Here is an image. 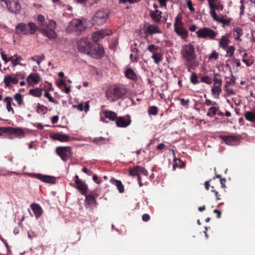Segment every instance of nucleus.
Returning a JSON list of instances; mask_svg holds the SVG:
<instances>
[{
    "instance_id": "1",
    "label": "nucleus",
    "mask_w": 255,
    "mask_h": 255,
    "mask_svg": "<svg viewBox=\"0 0 255 255\" xmlns=\"http://www.w3.org/2000/svg\"><path fill=\"white\" fill-rule=\"evenodd\" d=\"M180 53L183 59L185 61V65L188 71L191 72V69H194L197 66V64L195 63L197 55L194 46L190 43L182 46Z\"/></svg>"
},
{
    "instance_id": "2",
    "label": "nucleus",
    "mask_w": 255,
    "mask_h": 255,
    "mask_svg": "<svg viewBox=\"0 0 255 255\" xmlns=\"http://www.w3.org/2000/svg\"><path fill=\"white\" fill-rule=\"evenodd\" d=\"M37 20L40 25L39 31L43 35L50 39L56 37L57 34L55 31L56 23L53 20H45V17L42 14L37 16Z\"/></svg>"
},
{
    "instance_id": "3",
    "label": "nucleus",
    "mask_w": 255,
    "mask_h": 255,
    "mask_svg": "<svg viewBox=\"0 0 255 255\" xmlns=\"http://www.w3.org/2000/svg\"><path fill=\"white\" fill-rule=\"evenodd\" d=\"M127 90L123 85H114L109 87L106 91V98L112 102L122 99Z\"/></svg>"
},
{
    "instance_id": "4",
    "label": "nucleus",
    "mask_w": 255,
    "mask_h": 255,
    "mask_svg": "<svg viewBox=\"0 0 255 255\" xmlns=\"http://www.w3.org/2000/svg\"><path fill=\"white\" fill-rule=\"evenodd\" d=\"M37 27L33 22H29L26 24L23 22L17 24L15 28V33L17 34H34L37 31Z\"/></svg>"
},
{
    "instance_id": "5",
    "label": "nucleus",
    "mask_w": 255,
    "mask_h": 255,
    "mask_svg": "<svg viewBox=\"0 0 255 255\" xmlns=\"http://www.w3.org/2000/svg\"><path fill=\"white\" fill-rule=\"evenodd\" d=\"M109 17V13L105 10H98L94 14L92 23L94 25H101L105 23Z\"/></svg>"
},
{
    "instance_id": "6",
    "label": "nucleus",
    "mask_w": 255,
    "mask_h": 255,
    "mask_svg": "<svg viewBox=\"0 0 255 255\" xmlns=\"http://www.w3.org/2000/svg\"><path fill=\"white\" fill-rule=\"evenodd\" d=\"M197 36L199 38L215 39L218 33L208 27L200 28L197 32Z\"/></svg>"
},
{
    "instance_id": "7",
    "label": "nucleus",
    "mask_w": 255,
    "mask_h": 255,
    "mask_svg": "<svg viewBox=\"0 0 255 255\" xmlns=\"http://www.w3.org/2000/svg\"><path fill=\"white\" fill-rule=\"evenodd\" d=\"M174 31L176 34L181 37L182 39H186L188 37V32L183 27V23L181 17L177 16L175 18L174 23Z\"/></svg>"
},
{
    "instance_id": "8",
    "label": "nucleus",
    "mask_w": 255,
    "mask_h": 255,
    "mask_svg": "<svg viewBox=\"0 0 255 255\" xmlns=\"http://www.w3.org/2000/svg\"><path fill=\"white\" fill-rule=\"evenodd\" d=\"M87 55L91 56L94 58H101L104 53V50L101 44L99 43H92L90 49Z\"/></svg>"
},
{
    "instance_id": "9",
    "label": "nucleus",
    "mask_w": 255,
    "mask_h": 255,
    "mask_svg": "<svg viewBox=\"0 0 255 255\" xmlns=\"http://www.w3.org/2000/svg\"><path fill=\"white\" fill-rule=\"evenodd\" d=\"M92 43L88 38H81L77 42V49L81 53L88 54Z\"/></svg>"
},
{
    "instance_id": "10",
    "label": "nucleus",
    "mask_w": 255,
    "mask_h": 255,
    "mask_svg": "<svg viewBox=\"0 0 255 255\" xmlns=\"http://www.w3.org/2000/svg\"><path fill=\"white\" fill-rule=\"evenodd\" d=\"M56 152L64 161H67L72 155L70 146H58L56 148Z\"/></svg>"
},
{
    "instance_id": "11",
    "label": "nucleus",
    "mask_w": 255,
    "mask_h": 255,
    "mask_svg": "<svg viewBox=\"0 0 255 255\" xmlns=\"http://www.w3.org/2000/svg\"><path fill=\"white\" fill-rule=\"evenodd\" d=\"M4 2L10 12L15 14L19 13L21 7L17 0H5Z\"/></svg>"
},
{
    "instance_id": "12",
    "label": "nucleus",
    "mask_w": 255,
    "mask_h": 255,
    "mask_svg": "<svg viewBox=\"0 0 255 255\" xmlns=\"http://www.w3.org/2000/svg\"><path fill=\"white\" fill-rule=\"evenodd\" d=\"M68 28L70 30L77 32V34H80L85 30V26L81 20L75 19L72 20Z\"/></svg>"
},
{
    "instance_id": "13",
    "label": "nucleus",
    "mask_w": 255,
    "mask_h": 255,
    "mask_svg": "<svg viewBox=\"0 0 255 255\" xmlns=\"http://www.w3.org/2000/svg\"><path fill=\"white\" fill-rule=\"evenodd\" d=\"M220 138L229 145H237L240 141V137L235 135H220Z\"/></svg>"
},
{
    "instance_id": "14",
    "label": "nucleus",
    "mask_w": 255,
    "mask_h": 255,
    "mask_svg": "<svg viewBox=\"0 0 255 255\" xmlns=\"http://www.w3.org/2000/svg\"><path fill=\"white\" fill-rule=\"evenodd\" d=\"M18 75L19 74L16 73L15 74L4 76L3 82L5 87H10L11 84H16L18 82Z\"/></svg>"
},
{
    "instance_id": "15",
    "label": "nucleus",
    "mask_w": 255,
    "mask_h": 255,
    "mask_svg": "<svg viewBox=\"0 0 255 255\" xmlns=\"http://www.w3.org/2000/svg\"><path fill=\"white\" fill-rule=\"evenodd\" d=\"M117 126L120 128H126L131 123V119L129 116L127 117H118L116 121Z\"/></svg>"
},
{
    "instance_id": "16",
    "label": "nucleus",
    "mask_w": 255,
    "mask_h": 255,
    "mask_svg": "<svg viewBox=\"0 0 255 255\" xmlns=\"http://www.w3.org/2000/svg\"><path fill=\"white\" fill-rule=\"evenodd\" d=\"M31 175L32 177L36 178L44 182L53 184L56 181V178L53 176L44 175L38 173H32Z\"/></svg>"
},
{
    "instance_id": "17",
    "label": "nucleus",
    "mask_w": 255,
    "mask_h": 255,
    "mask_svg": "<svg viewBox=\"0 0 255 255\" xmlns=\"http://www.w3.org/2000/svg\"><path fill=\"white\" fill-rule=\"evenodd\" d=\"M3 133H15L16 135H20L23 134V132L19 128H14L10 127L0 128V135Z\"/></svg>"
},
{
    "instance_id": "18",
    "label": "nucleus",
    "mask_w": 255,
    "mask_h": 255,
    "mask_svg": "<svg viewBox=\"0 0 255 255\" xmlns=\"http://www.w3.org/2000/svg\"><path fill=\"white\" fill-rule=\"evenodd\" d=\"M144 32L146 35H151L153 34L160 33L161 31L157 25L153 24H147Z\"/></svg>"
},
{
    "instance_id": "19",
    "label": "nucleus",
    "mask_w": 255,
    "mask_h": 255,
    "mask_svg": "<svg viewBox=\"0 0 255 255\" xmlns=\"http://www.w3.org/2000/svg\"><path fill=\"white\" fill-rule=\"evenodd\" d=\"M108 33L105 30H100L97 32L94 33L92 35V38L93 43H97V42L101 39L104 38Z\"/></svg>"
},
{
    "instance_id": "20",
    "label": "nucleus",
    "mask_w": 255,
    "mask_h": 255,
    "mask_svg": "<svg viewBox=\"0 0 255 255\" xmlns=\"http://www.w3.org/2000/svg\"><path fill=\"white\" fill-rule=\"evenodd\" d=\"M218 40L219 41V47L223 50H226L230 43L228 35H223L221 38L218 39Z\"/></svg>"
},
{
    "instance_id": "21",
    "label": "nucleus",
    "mask_w": 255,
    "mask_h": 255,
    "mask_svg": "<svg viewBox=\"0 0 255 255\" xmlns=\"http://www.w3.org/2000/svg\"><path fill=\"white\" fill-rule=\"evenodd\" d=\"M51 137L54 140H58L60 142H66L70 140V137L68 135L62 133L53 134Z\"/></svg>"
},
{
    "instance_id": "22",
    "label": "nucleus",
    "mask_w": 255,
    "mask_h": 255,
    "mask_svg": "<svg viewBox=\"0 0 255 255\" xmlns=\"http://www.w3.org/2000/svg\"><path fill=\"white\" fill-rule=\"evenodd\" d=\"M30 207L36 219L39 218L41 216L43 210L39 205L33 203L30 205Z\"/></svg>"
},
{
    "instance_id": "23",
    "label": "nucleus",
    "mask_w": 255,
    "mask_h": 255,
    "mask_svg": "<svg viewBox=\"0 0 255 255\" xmlns=\"http://www.w3.org/2000/svg\"><path fill=\"white\" fill-rule=\"evenodd\" d=\"M75 187L78 190L80 193L86 195L88 190L87 185L83 181H81L78 183H76Z\"/></svg>"
},
{
    "instance_id": "24",
    "label": "nucleus",
    "mask_w": 255,
    "mask_h": 255,
    "mask_svg": "<svg viewBox=\"0 0 255 255\" xmlns=\"http://www.w3.org/2000/svg\"><path fill=\"white\" fill-rule=\"evenodd\" d=\"M86 196L85 202L89 206H92L96 204V198L98 197V194L96 193H93L91 194Z\"/></svg>"
},
{
    "instance_id": "25",
    "label": "nucleus",
    "mask_w": 255,
    "mask_h": 255,
    "mask_svg": "<svg viewBox=\"0 0 255 255\" xmlns=\"http://www.w3.org/2000/svg\"><path fill=\"white\" fill-rule=\"evenodd\" d=\"M208 4L210 8V13L213 19L216 18V16H218L216 12L217 9L216 3H215V0H208Z\"/></svg>"
},
{
    "instance_id": "26",
    "label": "nucleus",
    "mask_w": 255,
    "mask_h": 255,
    "mask_svg": "<svg viewBox=\"0 0 255 255\" xmlns=\"http://www.w3.org/2000/svg\"><path fill=\"white\" fill-rule=\"evenodd\" d=\"M110 182L112 184L116 186V187L120 193H123L124 192L125 188H124V186L122 182L120 180H118L115 179L114 178H112L110 179Z\"/></svg>"
},
{
    "instance_id": "27",
    "label": "nucleus",
    "mask_w": 255,
    "mask_h": 255,
    "mask_svg": "<svg viewBox=\"0 0 255 255\" xmlns=\"http://www.w3.org/2000/svg\"><path fill=\"white\" fill-rule=\"evenodd\" d=\"M150 15L152 19L155 22H159L161 18V11L156 9L154 11H150Z\"/></svg>"
},
{
    "instance_id": "28",
    "label": "nucleus",
    "mask_w": 255,
    "mask_h": 255,
    "mask_svg": "<svg viewBox=\"0 0 255 255\" xmlns=\"http://www.w3.org/2000/svg\"><path fill=\"white\" fill-rule=\"evenodd\" d=\"M104 117L112 121H116L118 117L117 114L111 111L105 110L103 112Z\"/></svg>"
},
{
    "instance_id": "29",
    "label": "nucleus",
    "mask_w": 255,
    "mask_h": 255,
    "mask_svg": "<svg viewBox=\"0 0 255 255\" xmlns=\"http://www.w3.org/2000/svg\"><path fill=\"white\" fill-rule=\"evenodd\" d=\"M125 76L131 80L135 81L137 79V76L131 68H128L125 72Z\"/></svg>"
},
{
    "instance_id": "30",
    "label": "nucleus",
    "mask_w": 255,
    "mask_h": 255,
    "mask_svg": "<svg viewBox=\"0 0 255 255\" xmlns=\"http://www.w3.org/2000/svg\"><path fill=\"white\" fill-rule=\"evenodd\" d=\"M40 77L37 73H31L27 78V80L29 82H33L37 84L40 81Z\"/></svg>"
},
{
    "instance_id": "31",
    "label": "nucleus",
    "mask_w": 255,
    "mask_h": 255,
    "mask_svg": "<svg viewBox=\"0 0 255 255\" xmlns=\"http://www.w3.org/2000/svg\"><path fill=\"white\" fill-rule=\"evenodd\" d=\"M3 101L6 103V108L7 111L9 112H11L13 114L14 110L11 106L12 99L10 97H6L4 99Z\"/></svg>"
},
{
    "instance_id": "32",
    "label": "nucleus",
    "mask_w": 255,
    "mask_h": 255,
    "mask_svg": "<svg viewBox=\"0 0 255 255\" xmlns=\"http://www.w3.org/2000/svg\"><path fill=\"white\" fill-rule=\"evenodd\" d=\"M243 58L242 59V61L245 63L246 65L249 67L252 65L254 61L252 58H249L248 54L247 53H244L243 55Z\"/></svg>"
},
{
    "instance_id": "33",
    "label": "nucleus",
    "mask_w": 255,
    "mask_h": 255,
    "mask_svg": "<svg viewBox=\"0 0 255 255\" xmlns=\"http://www.w3.org/2000/svg\"><path fill=\"white\" fill-rule=\"evenodd\" d=\"M214 20L217 21L220 23H222L224 25H228L231 21L232 19L231 18H229L228 19H224L223 16L222 15L221 16H217L216 18L213 19Z\"/></svg>"
},
{
    "instance_id": "34",
    "label": "nucleus",
    "mask_w": 255,
    "mask_h": 255,
    "mask_svg": "<svg viewBox=\"0 0 255 255\" xmlns=\"http://www.w3.org/2000/svg\"><path fill=\"white\" fill-rule=\"evenodd\" d=\"M42 89L37 88L34 89L30 90L29 93L30 95L33 96L40 97L42 95Z\"/></svg>"
},
{
    "instance_id": "35",
    "label": "nucleus",
    "mask_w": 255,
    "mask_h": 255,
    "mask_svg": "<svg viewBox=\"0 0 255 255\" xmlns=\"http://www.w3.org/2000/svg\"><path fill=\"white\" fill-rule=\"evenodd\" d=\"M244 116L246 119L249 121L252 122L255 121V113L250 111L247 112Z\"/></svg>"
},
{
    "instance_id": "36",
    "label": "nucleus",
    "mask_w": 255,
    "mask_h": 255,
    "mask_svg": "<svg viewBox=\"0 0 255 255\" xmlns=\"http://www.w3.org/2000/svg\"><path fill=\"white\" fill-rule=\"evenodd\" d=\"M14 99L16 101L19 106L23 105V99L21 94L16 93L14 95Z\"/></svg>"
},
{
    "instance_id": "37",
    "label": "nucleus",
    "mask_w": 255,
    "mask_h": 255,
    "mask_svg": "<svg viewBox=\"0 0 255 255\" xmlns=\"http://www.w3.org/2000/svg\"><path fill=\"white\" fill-rule=\"evenodd\" d=\"M151 57L156 64H158L162 60V56L161 53L157 52L153 53Z\"/></svg>"
},
{
    "instance_id": "38",
    "label": "nucleus",
    "mask_w": 255,
    "mask_h": 255,
    "mask_svg": "<svg viewBox=\"0 0 255 255\" xmlns=\"http://www.w3.org/2000/svg\"><path fill=\"white\" fill-rule=\"evenodd\" d=\"M219 110V108L216 107H210L208 112L207 113V116L209 117H212L215 116L216 114H217V112Z\"/></svg>"
},
{
    "instance_id": "39",
    "label": "nucleus",
    "mask_w": 255,
    "mask_h": 255,
    "mask_svg": "<svg viewBox=\"0 0 255 255\" xmlns=\"http://www.w3.org/2000/svg\"><path fill=\"white\" fill-rule=\"evenodd\" d=\"M108 139H106L103 137H99L95 138L93 139V142L96 144H105L106 143V141H108Z\"/></svg>"
},
{
    "instance_id": "40",
    "label": "nucleus",
    "mask_w": 255,
    "mask_h": 255,
    "mask_svg": "<svg viewBox=\"0 0 255 255\" xmlns=\"http://www.w3.org/2000/svg\"><path fill=\"white\" fill-rule=\"evenodd\" d=\"M190 80L191 82L193 84H197L200 82L198 80V77L195 72L192 73L190 76Z\"/></svg>"
},
{
    "instance_id": "41",
    "label": "nucleus",
    "mask_w": 255,
    "mask_h": 255,
    "mask_svg": "<svg viewBox=\"0 0 255 255\" xmlns=\"http://www.w3.org/2000/svg\"><path fill=\"white\" fill-rule=\"evenodd\" d=\"M222 91L221 86H213L211 89L212 95L219 96Z\"/></svg>"
},
{
    "instance_id": "42",
    "label": "nucleus",
    "mask_w": 255,
    "mask_h": 255,
    "mask_svg": "<svg viewBox=\"0 0 255 255\" xmlns=\"http://www.w3.org/2000/svg\"><path fill=\"white\" fill-rule=\"evenodd\" d=\"M148 112L149 114L156 116L158 114V109L156 106H150L149 107Z\"/></svg>"
},
{
    "instance_id": "43",
    "label": "nucleus",
    "mask_w": 255,
    "mask_h": 255,
    "mask_svg": "<svg viewBox=\"0 0 255 255\" xmlns=\"http://www.w3.org/2000/svg\"><path fill=\"white\" fill-rule=\"evenodd\" d=\"M225 50L226 51L227 56L232 57L234 54L235 47L233 45L230 46H228L227 49Z\"/></svg>"
},
{
    "instance_id": "44",
    "label": "nucleus",
    "mask_w": 255,
    "mask_h": 255,
    "mask_svg": "<svg viewBox=\"0 0 255 255\" xmlns=\"http://www.w3.org/2000/svg\"><path fill=\"white\" fill-rule=\"evenodd\" d=\"M14 56L15 58L12 60V67H14L16 65L19 64V62L22 59L20 56H18L17 54H15Z\"/></svg>"
},
{
    "instance_id": "45",
    "label": "nucleus",
    "mask_w": 255,
    "mask_h": 255,
    "mask_svg": "<svg viewBox=\"0 0 255 255\" xmlns=\"http://www.w3.org/2000/svg\"><path fill=\"white\" fill-rule=\"evenodd\" d=\"M137 166L138 165H136V166H134V167H133L132 168L129 169V174L130 175L133 176H138V175H139L138 174V168H137Z\"/></svg>"
},
{
    "instance_id": "46",
    "label": "nucleus",
    "mask_w": 255,
    "mask_h": 255,
    "mask_svg": "<svg viewBox=\"0 0 255 255\" xmlns=\"http://www.w3.org/2000/svg\"><path fill=\"white\" fill-rule=\"evenodd\" d=\"M201 81L203 83L207 84L208 85H210L212 83V79L208 76H205L202 77L201 78Z\"/></svg>"
},
{
    "instance_id": "47",
    "label": "nucleus",
    "mask_w": 255,
    "mask_h": 255,
    "mask_svg": "<svg viewBox=\"0 0 255 255\" xmlns=\"http://www.w3.org/2000/svg\"><path fill=\"white\" fill-rule=\"evenodd\" d=\"M147 49L153 54L157 51L158 47L154 44H151L148 46Z\"/></svg>"
},
{
    "instance_id": "48",
    "label": "nucleus",
    "mask_w": 255,
    "mask_h": 255,
    "mask_svg": "<svg viewBox=\"0 0 255 255\" xmlns=\"http://www.w3.org/2000/svg\"><path fill=\"white\" fill-rule=\"evenodd\" d=\"M180 102L182 106H184L186 109H188L189 107L190 101L189 99L185 100L182 98L180 99Z\"/></svg>"
},
{
    "instance_id": "49",
    "label": "nucleus",
    "mask_w": 255,
    "mask_h": 255,
    "mask_svg": "<svg viewBox=\"0 0 255 255\" xmlns=\"http://www.w3.org/2000/svg\"><path fill=\"white\" fill-rule=\"evenodd\" d=\"M138 169V174L139 173L142 174L146 176H147L148 175V173L147 171L143 167H141L140 166L138 165L137 166Z\"/></svg>"
},
{
    "instance_id": "50",
    "label": "nucleus",
    "mask_w": 255,
    "mask_h": 255,
    "mask_svg": "<svg viewBox=\"0 0 255 255\" xmlns=\"http://www.w3.org/2000/svg\"><path fill=\"white\" fill-rule=\"evenodd\" d=\"M44 97L47 98L50 102H52L54 104H58V102L56 100H54L51 96V95L47 91H45L44 93Z\"/></svg>"
},
{
    "instance_id": "51",
    "label": "nucleus",
    "mask_w": 255,
    "mask_h": 255,
    "mask_svg": "<svg viewBox=\"0 0 255 255\" xmlns=\"http://www.w3.org/2000/svg\"><path fill=\"white\" fill-rule=\"evenodd\" d=\"M214 82L213 86H221L222 85V80L220 78H218L216 76L213 78L212 80Z\"/></svg>"
},
{
    "instance_id": "52",
    "label": "nucleus",
    "mask_w": 255,
    "mask_h": 255,
    "mask_svg": "<svg viewBox=\"0 0 255 255\" xmlns=\"http://www.w3.org/2000/svg\"><path fill=\"white\" fill-rule=\"evenodd\" d=\"M219 54L218 52H217L216 51H213L210 54V55L209 56V59H217L218 58Z\"/></svg>"
},
{
    "instance_id": "53",
    "label": "nucleus",
    "mask_w": 255,
    "mask_h": 255,
    "mask_svg": "<svg viewBox=\"0 0 255 255\" xmlns=\"http://www.w3.org/2000/svg\"><path fill=\"white\" fill-rule=\"evenodd\" d=\"M234 32L236 33L237 35L239 36H242L243 34V29L238 26L234 28Z\"/></svg>"
},
{
    "instance_id": "54",
    "label": "nucleus",
    "mask_w": 255,
    "mask_h": 255,
    "mask_svg": "<svg viewBox=\"0 0 255 255\" xmlns=\"http://www.w3.org/2000/svg\"><path fill=\"white\" fill-rule=\"evenodd\" d=\"M212 190L211 192L214 193L216 197V200H221V195L219 194L218 192L214 189V186L213 185L211 186Z\"/></svg>"
},
{
    "instance_id": "55",
    "label": "nucleus",
    "mask_w": 255,
    "mask_h": 255,
    "mask_svg": "<svg viewBox=\"0 0 255 255\" xmlns=\"http://www.w3.org/2000/svg\"><path fill=\"white\" fill-rule=\"evenodd\" d=\"M187 6L191 12L195 11V8L193 6V4L191 0H188L187 2Z\"/></svg>"
},
{
    "instance_id": "56",
    "label": "nucleus",
    "mask_w": 255,
    "mask_h": 255,
    "mask_svg": "<svg viewBox=\"0 0 255 255\" xmlns=\"http://www.w3.org/2000/svg\"><path fill=\"white\" fill-rule=\"evenodd\" d=\"M150 217L147 214H144L142 216V220L144 222H147L150 220Z\"/></svg>"
},
{
    "instance_id": "57",
    "label": "nucleus",
    "mask_w": 255,
    "mask_h": 255,
    "mask_svg": "<svg viewBox=\"0 0 255 255\" xmlns=\"http://www.w3.org/2000/svg\"><path fill=\"white\" fill-rule=\"evenodd\" d=\"M45 59V56L43 54H42L41 55L38 56L37 58V63L38 65H39L42 61L44 60Z\"/></svg>"
},
{
    "instance_id": "58",
    "label": "nucleus",
    "mask_w": 255,
    "mask_h": 255,
    "mask_svg": "<svg viewBox=\"0 0 255 255\" xmlns=\"http://www.w3.org/2000/svg\"><path fill=\"white\" fill-rule=\"evenodd\" d=\"M73 108H77L78 110L80 111H82L84 110V106L83 104H80L78 105H73Z\"/></svg>"
},
{
    "instance_id": "59",
    "label": "nucleus",
    "mask_w": 255,
    "mask_h": 255,
    "mask_svg": "<svg viewBox=\"0 0 255 255\" xmlns=\"http://www.w3.org/2000/svg\"><path fill=\"white\" fill-rule=\"evenodd\" d=\"M205 103L208 106L210 105H215L216 104V103L215 102H213L209 99H206Z\"/></svg>"
},
{
    "instance_id": "60",
    "label": "nucleus",
    "mask_w": 255,
    "mask_h": 255,
    "mask_svg": "<svg viewBox=\"0 0 255 255\" xmlns=\"http://www.w3.org/2000/svg\"><path fill=\"white\" fill-rule=\"evenodd\" d=\"M212 181V179L206 181L204 183L205 188L207 190H209L210 186V182Z\"/></svg>"
},
{
    "instance_id": "61",
    "label": "nucleus",
    "mask_w": 255,
    "mask_h": 255,
    "mask_svg": "<svg viewBox=\"0 0 255 255\" xmlns=\"http://www.w3.org/2000/svg\"><path fill=\"white\" fill-rule=\"evenodd\" d=\"M82 171L84 173H86L88 175H91L92 174V172L89 169H88L86 167H84L82 169Z\"/></svg>"
},
{
    "instance_id": "62",
    "label": "nucleus",
    "mask_w": 255,
    "mask_h": 255,
    "mask_svg": "<svg viewBox=\"0 0 255 255\" xmlns=\"http://www.w3.org/2000/svg\"><path fill=\"white\" fill-rule=\"evenodd\" d=\"M160 6H166L167 0H158Z\"/></svg>"
},
{
    "instance_id": "63",
    "label": "nucleus",
    "mask_w": 255,
    "mask_h": 255,
    "mask_svg": "<svg viewBox=\"0 0 255 255\" xmlns=\"http://www.w3.org/2000/svg\"><path fill=\"white\" fill-rule=\"evenodd\" d=\"M165 145L163 143H161L156 146V149L159 150H161L165 147Z\"/></svg>"
},
{
    "instance_id": "64",
    "label": "nucleus",
    "mask_w": 255,
    "mask_h": 255,
    "mask_svg": "<svg viewBox=\"0 0 255 255\" xmlns=\"http://www.w3.org/2000/svg\"><path fill=\"white\" fill-rule=\"evenodd\" d=\"M59 120V117L58 116H54L51 118V122L53 124H56L57 123Z\"/></svg>"
}]
</instances>
